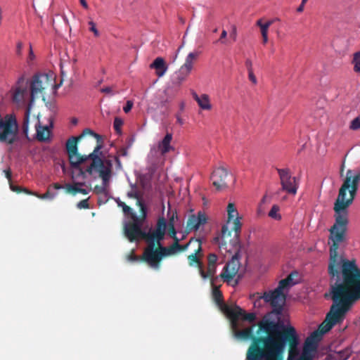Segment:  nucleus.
Listing matches in <instances>:
<instances>
[{
	"instance_id": "e433bc0d",
	"label": "nucleus",
	"mask_w": 360,
	"mask_h": 360,
	"mask_svg": "<svg viewBox=\"0 0 360 360\" xmlns=\"http://www.w3.org/2000/svg\"><path fill=\"white\" fill-rule=\"evenodd\" d=\"M349 128L352 130H358L360 129V116L354 118L351 122Z\"/></svg>"
},
{
	"instance_id": "4be33fe9",
	"label": "nucleus",
	"mask_w": 360,
	"mask_h": 360,
	"mask_svg": "<svg viewBox=\"0 0 360 360\" xmlns=\"http://www.w3.org/2000/svg\"><path fill=\"white\" fill-rule=\"evenodd\" d=\"M150 68L155 70L156 75L160 77H162L167 70V65L162 57L156 58L150 65Z\"/></svg>"
},
{
	"instance_id": "a19ab883",
	"label": "nucleus",
	"mask_w": 360,
	"mask_h": 360,
	"mask_svg": "<svg viewBox=\"0 0 360 360\" xmlns=\"http://www.w3.org/2000/svg\"><path fill=\"white\" fill-rule=\"evenodd\" d=\"M295 276H297V272H292L290 273L286 278H285V280L287 281L288 283H289V285L290 286L292 285H294L295 284L297 283L296 281H294V277Z\"/></svg>"
},
{
	"instance_id": "052dcab7",
	"label": "nucleus",
	"mask_w": 360,
	"mask_h": 360,
	"mask_svg": "<svg viewBox=\"0 0 360 360\" xmlns=\"http://www.w3.org/2000/svg\"><path fill=\"white\" fill-rule=\"evenodd\" d=\"M22 46H23V44L21 41H18L17 43V50H16V53L18 55H20L21 54V50L22 49Z\"/></svg>"
},
{
	"instance_id": "bb28decb",
	"label": "nucleus",
	"mask_w": 360,
	"mask_h": 360,
	"mask_svg": "<svg viewBox=\"0 0 360 360\" xmlns=\"http://www.w3.org/2000/svg\"><path fill=\"white\" fill-rule=\"evenodd\" d=\"M199 273L201 277L204 279H206L207 278H212L216 273V265L208 264L207 270L205 272L204 271L202 264V266L200 267V269L199 270Z\"/></svg>"
},
{
	"instance_id": "2f4dec72",
	"label": "nucleus",
	"mask_w": 360,
	"mask_h": 360,
	"mask_svg": "<svg viewBox=\"0 0 360 360\" xmlns=\"http://www.w3.org/2000/svg\"><path fill=\"white\" fill-rule=\"evenodd\" d=\"M123 120L118 117H116L114 120L113 127L117 134H122V127L123 125Z\"/></svg>"
},
{
	"instance_id": "6e6552de",
	"label": "nucleus",
	"mask_w": 360,
	"mask_h": 360,
	"mask_svg": "<svg viewBox=\"0 0 360 360\" xmlns=\"http://www.w3.org/2000/svg\"><path fill=\"white\" fill-rule=\"evenodd\" d=\"M176 250L170 245L164 247L160 245L156 246L147 245L143 253L141 259L147 262L150 266L158 269L160 262L164 257L175 254Z\"/></svg>"
},
{
	"instance_id": "1a4fd4ad",
	"label": "nucleus",
	"mask_w": 360,
	"mask_h": 360,
	"mask_svg": "<svg viewBox=\"0 0 360 360\" xmlns=\"http://www.w3.org/2000/svg\"><path fill=\"white\" fill-rule=\"evenodd\" d=\"M290 285L285 278L280 281L278 285L274 290L265 292L262 297L265 302L269 303L273 308L274 311L280 314L283 309V306L285 302V295L283 290Z\"/></svg>"
},
{
	"instance_id": "0e129e2a",
	"label": "nucleus",
	"mask_w": 360,
	"mask_h": 360,
	"mask_svg": "<svg viewBox=\"0 0 360 360\" xmlns=\"http://www.w3.org/2000/svg\"><path fill=\"white\" fill-rule=\"evenodd\" d=\"M103 93L110 94L112 92V89L110 86H106L101 89Z\"/></svg>"
},
{
	"instance_id": "423d86ee",
	"label": "nucleus",
	"mask_w": 360,
	"mask_h": 360,
	"mask_svg": "<svg viewBox=\"0 0 360 360\" xmlns=\"http://www.w3.org/2000/svg\"><path fill=\"white\" fill-rule=\"evenodd\" d=\"M137 205L140 209V215L133 214L132 221L127 222L124 226L125 236L130 242L140 238L145 239L148 243L147 232L142 231L141 227L147 217V208L141 200H138Z\"/></svg>"
},
{
	"instance_id": "9d476101",
	"label": "nucleus",
	"mask_w": 360,
	"mask_h": 360,
	"mask_svg": "<svg viewBox=\"0 0 360 360\" xmlns=\"http://www.w3.org/2000/svg\"><path fill=\"white\" fill-rule=\"evenodd\" d=\"M79 140V137L72 136L66 142V150L70 164L75 169H79L81 165L87 161V155H82L78 153L77 142Z\"/></svg>"
},
{
	"instance_id": "c03bdc74",
	"label": "nucleus",
	"mask_w": 360,
	"mask_h": 360,
	"mask_svg": "<svg viewBox=\"0 0 360 360\" xmlns=\"http://www.w3.org/2000/svg\"><path fill=\"white\" fill-rule=\"evenodd\" d=\"M89 30L92 32H94V35L96 37H98L99 36V32L98 30H97L96 28V23L93 21H89Z\"/></svg>"
},
{
	"instance_id": "f704fd0d",
	"label": "nucleus",
	"mask_w": 360,
	"mask_h": 360,
	"mask_svg": "<svg viewBox=\"0 0 360 360\" xmlns=\"http://www.w3.org/2000/svg\"><path fill=\"white\" fill-rule=\"evenodd\" d=\"M229 224H224L221 228V239L224 240L226 238H229L231 236V230L228 226Z\"/></svg>"
},
{
	"instance_id": "774afa93",
	"label": "nucleus",
	"mask_w": 360,
	"mask_h": 360,
	"mask_svg": "<svg viewBox=\"0 0 360 360\" xmlns=\"http://www.w3.org/2000/svg\"><path fill=\"white\" fill-rule=\"evenodd\" d=\"M172 247L176 251H179L180 244L178 243H173Z\"/></svg>"
},
{
	"instance_id": "6e6d98bb",
	"label": "nucleus",
	"mask_w": 360,
	"mask_h": 360,
	"mask_svg": "<svg viewBox=\"0 0 360 360\" xmlns=\"http://www.w3.org/2000/svg\"><path fill=\"white\" fill-rule=\"evenodd\" d=\"M245 66H246L248 72L253 71V70H252V60L250 59H247L245 60Z\"/></svg>"
},
{
	"instance_id": "b1692460",
	"label": "nucleus",
	"mask_w": 360,
	"mask_h": 360,
	"mask_svg": "<svg viewBox=\"0 0 360 360\" xmlns=\"http://www.w3.org/2000/svg\"><path fill=\"white\" fill-rule=\"evenodd\" d=\"M172 140V134L167 133L163 139L158 143V149L160 151L161 155H164L169 153L170 150H173L174 148L171 146Z\"/></svg>"
},
{
	"instance_id": "de8ad7c7",
	"label": "nucleus",
	"mask_w": 360,
	"mask_h": 360,
	"mask_svg": "<svg viewBox=\"0 0 360 360\" xmlns=\"http://www.w3.org/2000/svg\"><path fill=\"white\" fill-rule=\"evenodd\" d=\"M229 37L231 39H232V40L233 41H236V38H237V29H236V27L235 25H232V27H231V31L230 32Z\"/></svg>"
},
{
	"instance_id": "680f3d73",
	"label": "nucleus",
	"mask_w": 360,
	"mask_h": 360,
	"mask_svg": "<svg viewBox=\"0 0 360 360\" xmlns=\"http://www.w3.org/2000/svg\"><path fill=\"white\" fill-rule=\"evenodd\" d=\"M114 159H115V162L117 164V169H122V163H121V162L120 160L119 157L118 156H115Z\"/></svg>"
},
{
	"instance_id": "c756f323",
	"label": "nucleus",
	"mask_w": 360,
	"mask_h": 360,
	"mask_svg": "<svg viewBox=\"0 0 360 360\" xmlns=\"http://www.w3.org/2000/svg\"><path fill=\"white\" fill-rule=\"evenodd\" d=\"M352 63L354 65V71L360 75V51L354 53Z\"/></svg>"
},
{
	"instance_id": "4d7b16f0",
	"label": "nucleus",
	"mask_w": 360,
	"mask_h": 360,
	"mask_svg": "<svg viewBox=\"0 0 360 360\" xmlns=\"http://www.w3.org/2000/svg\"><path fill=\"white\" fill-rule=\"evenodd\" d=\"M6 179L8 180L9 184L11 182V172L10 169L4 170Z\"/></svg>"
},
{
	"instance_id": "7c9ffc66",
	"label": "nucleus",
	"mask_w": 360,
	"mask_h": 360,
	"mask_svg": "<svg viewBox=\"0 0 360 360\" xmlns=\"http://www.w3.org/2000/svg\"><path fill=\"white\" fill-rule=\"evenodd\" d=\"M352 354V351L349 348H345L338 352L337 358L338 360H347Z\"/></svg>"
},
{
	"instance_id": "4468645a",
	"label": "nucleus",
	"mask_w": 360,
	"mask_h": 360,
	"mask_svg": "<svg viewBox=\"0 0 360 360\" xmlns=\"http://www.w3.org/2000/svg\"><path fill=\"white\" fill-rule=\"evenodd\" d=\"M239 259V252H235L231 259L224 266L220 274V277L224 281L229 282L237 274L240 267Z\"/></svg>"
},
{
	"instance_id": "c9c22d12",
	"label": "nucleus",
	"mask_w": 360,
	"mask_h": 360,
	"mask_svg": "<svg viewBox=\"0 0 360 360\" xmlns=\"http://www.w3.org/2000/svg\"><path fill=\"white\" fill-rule=\"evenodd\" d=\"M86 135H91L96 138L97 141H99V140L101 139V136L94 133L92 130L90 129H85L82 133L78 136L79 139H81L82 137L86 136Z\"/></svg>"
},
{
	"instance_id": "f3484780",
	"label": "nucleus",
	"mask_w": 360,
	"mask_h": 360,
	"mask_svg": "<svg viewBox=\"0 0 360 360\" xmlns=\"http://www.w3.org/2000/svg\"><path fill=\"white\" fill-rule=\"evenodd\" d=\"M228 220L227 224L233 223L232 229L238 234L241 229V223L240 221V217H238V212L233 203H229L227 206Z\"/></svg>"
},
{
	"instance_id": "20e7f679",
	"label": "nucleus",
	"mask_w": 360,
	"mask_h": 360,
	"mask_svg": "<svg viewBox=\"0 0 360 360\" xmlns=\"http://www.w3.org/2000/svg\"><path fill=\"white\" fill-rule=\"evenodd\" d=\"M280 347L277 356L273 359L269 358L268 360H283L285 346H288V360H313L312 355H307L305 352H302L300 356H297L298 345L300 339L295 328L290 325H285L279 339L277 341Z\"/></svg>"
},
{
	"instance_id": "a878e982",
	"label": "nucleus",
	"mask_w": 360,
	"mask_h": 360,
	"mask_svg": "<svg viewBox=\"0 0 360 360\" xmlns=\"http://www.w3.org/2000/svg\"><path fill=\"white\" fill-rule=\"evenodd\" d=\"M317 347L318 344L309 341V339L307 338L305 340L302 352H305L307 355H312L314 356L315 352H316Z\"/></svg>"
},
{
	"instance_id": "37998d69",
	"label": "nucleus",
	"mask_w": 360,
	"mask_h": 360,
	"mask_svg": "<svg viewBox=\"0 0 360 360\" xmlns=\"http://www.w3.org/2000/svg\"><path fill=\"white\" fill-rule=\"evenodd\" d=\"M213 243H214V244H218V245H219V248H224V246H226V243L225 240H223L221 239V236H216V237H214V238H213Z\"/></svg>"
},
{
	"instance_id": "ea45409f",
	"label": "nucleus",
	"mask_w": 360,
	"mask_h": 360,
	"mask_svg": "<svg viewBox=\"0 0 360 360\" xmlns=\"http://www.w3.org/2000/svg\"><path fill=\"white\" fill-rule=\"evenodd\" d=\"M124 207H123V209H122V211L124 212V214L126 215H129L131 219H132V216L133 214H136L134 211L128 205H127L126 204H123Z\"/></svg>"
},
{
	"instance_id": "bf43d9fd",
	"label": "nucleus",
	"mask_w": 360,
	"mask_h": 360,
	"mask_svg": "<svg viewBox=\"0 0 360 360\" xmlns=\"http://www.w3.org/2000/svg\"><path fill=\"white\" fill-rule=\"evenodd\" d=\"M129 259L132 262H136L139 261L141 259L134 253H131L129 255Z\"/></svg>"
},
{
	"instance_id": "393cba45",
	"label": "nucleus",
	"mask_w": 360,
	"mask_h": 360,
	"mask_svg": "<svg viewBox=\"0 0 360 360\" xmlns=\"http://www.w3.org/2000/svg\"><path fill=\"white\" fill-rule=\"evenodd\" d=\"M30 106L26 108L25 111L24 112L23 120L22 124V130L23 134L27 136L28 131H29V124L30 122Z\"/></svg>"
},
{
	"instance_id": "f8f14e48",
	"label": "nucleus",
	"mask_w": 360,
	"mask_h": 360,
	"mask_svg": "<svg viewBox=\"0 0 360 360\" xmlns=\"http://www.w3.org/2000/svg\"><path fill=\"white\" fill-rule=\"evenodd\" d=\"M198 56V53L196 52H191L187 56L184 65H182L174 74L173 79L174 84L180 85L186 80L192 70L193 60L197 58Z\"/></svg>"
},
{
	"instance_id": "2eb2a0df",
	"label": "nucleus",
	"mask_w": 360,
	"mask_h": 360,
	"mask_svg": "<svg viewBox=\"0 0 360 360\" xmlns=\"http://www.w3.org/2000/svg\"><path fill=\"white\" fill-rule=\"evenodd\" d=\"M49 82V77L46 75H34L31 83V99L33 101L42 95L44 90L46 88Z\"/></svg>"
},
{
	"instance_id": "09e8293b",
	"label": "nucleus",
	"mask_w": 360,
	"mask_h": 360,
	"mask_svg": "<svg viewBox=\"0 0 360 360\" xmlns=\"http://www.w3.org/2000/svg\"><path fill=\"white\" fill-rule=\"evenodd\" d=\"M133 102L131 101H127L126 103L125 106L123 108V110L125 113H128L131 111L132 107H133Z\"/></svg>"
},
{
	"instance_id": "0eeeda50",
	"label": "nucleus",
	"mask_w": 360,
	"mask_h": 360,
	"mask_svg": "<svg viewBox=\"0 0 360 360\" xmlns=\"http://www.w3.org/2000/svg\"><path fill=\"white\" fill-rule=\"evenodd\" d=\"M213 280L211 283L212 285V298L219 306V307L226 312L231 318L233 319V323L237 318L241 317L243 320H247L250 323H253L256 319L255 313H247L239 306L236 305L234 307H230L226 305L223 300V295L219 287L214 285Z\"/></svg>"
},
{
	"instance_id": "473e14b6",
	"label": "nucleus",
	"mask_w": 360,
	"mask_h": 360,
	"mask_svg": "<svg viewBox=\"0 0 360 360\" xmlns=\"http://www.w3.org/2000/svg\"><path fill=\"white\" fill-rule=\"evenodd\" d=\"M168 235L171 238L175 237L176 236V231L174 225V214L170 218L169 221V230H168Z\"/></svg>"
},
{
	"instance_id": "f03ea898",
	"label": "nucleus",
	"mask_w": 360,
	"mask_h": 360,
	"mask_svg": "<svg viewBox=\"0 0 360 360\" xmlns=\"http://www.w3.org/2000/svg\"><path fill=\"white\" fill-rule=\"evenodd\" d=\"M231 325L235 337L244 340H251L252 342L248 349L246 360H268L277 356L279 351V343L277 342L285 325L283 323L271 320H262L257 324L256 335L254 334L255 324L243 330H237L238 319L244 321L241 317L237 318Z\"/></svg>"
},
{
	"instance_id": "39448f33",
	"label": "nucleus",
	"mask_w": 360,
	"mask_h": 360,
	"mask_svg": "<svg viewBox=\"0 0 360 360\" xmlns=\"http://www.w3.org/2000/svg\"><path fill=\"white\" fill-rule=\"evenodd\" d=\"M102 146L97 144L92 153L87 155V160H91V164L84 170L81 167L79 169V174L82 176H85V174L88 173L92 176L94 173H97L98 176L105 184L110 182L112 172V161L110 159H102L98 153L101 149Z\"/></svg>"
},
{
	"instance_id": "6ab92c4d",
	"label": "nucleus",
	"mask_w": 360,
	"mask_h": 360,
	"mask_svg": "<svg viewBox=\"0 0 360 360\" xmlns=\"http://www.w3.org/2000/svg\"><path fill=\"white\" fill-rule=\"evenodd\" d=\"M195 241L197 242V248L193 253L188 256V262L190 266H196L200 270L202 265L200 259V257L202 256V241L201 240H196Z\"/></svg>"
},
{
	"instance_id": "58836bf2",
	"label": "nucleus",
	"mask_w": 360,
	"mask_h": 360,
	"mask_svg": "<svg viewBox=\"0 0 360 360\" xmlns=\"http://www.w3.org/2000/svg\"><path fill=\"white\" fill-rule=\"evenodd\" d=\"M218 257L216 254L210 253L207 256L208 264L216 265Z\"/></svg>"
},
{
	"instance_id": "a211bd4d",
	"label": "nucleus",
	"mask_w": 360,
	"mask_h": 360,
	"mask_svg": "<svg viewBox=\"0 0 360 360\" xmlns=\"http://www.w3.org/2000/svg\"><path fill=\"white\" fill-rule=\"evenodd\" d=\"M207 218L204 212H199L197 215L192 214L187 221V229L197 231L200 226L206 224Z\"/></svg>"
},
{
	"instance_id": "412c9836",
	"label": "nucleus",
	"mask_w": 360,
	"mask_h": 360,
	"mask_svg": "<svg viewBox=\"0 0 360 360\" xmlns=\"http://www.w3.org/2000/svg\"><path fill=\"white\" fill-rule=\"evenodd\" d=\"M25 79L20 77L18 81V86L13 89V101L15 103H20L24 100L27 94V84L24 85Z\"/></svg>"
},
{
	"instance_id": "4c0bfd02",
	"label": "nucleus",
	"mask_w": 360,
	"mask_h": 360,
	"mask_svg": "<svg viewBox=\"0 0 360 360\" xmlns=\"http://www.w3.org/2000/svg\"><path fill=\"white\" fill-rule=\"evenodd\" d=\"M272 21L269 20L266 23L264 24L263 26H261L260 30L262 36L263 35H268V30L269 27L271 25Z\"/></svg>"
},
{
	"instance_id": "5fc2aeb1",
	"label": "nucleus",
	"mask_w": 360,
	"mask_h": 360,
	"mask_svg": "<svg viewBox=\"0 0 360 360\" xmlns=\"http://www.w3.org/2000/svg\"><path fill=\"white\" fill-rule=\"evenodd\" d=\"M248 77L249 79L254 84H256L257 81L255 75L253 73V71L248 72Z\"/></svg>"
},
{
	"instance_id": "49530a36",
	"label": "nucleus",
	"mask_w": 360,
	"mask_h": 360,
	"mask_svg": "<svg viewBox=\"0 0 360 360\" xmlns=\"http://www.w3.org/2000/svg\"><path fill=\"white\" fill-rule=\"evenodd\" d=\"M226 37H227V32L225 30H223L217 42H219L220 44H226Z\"/></svg>"
},
{
	"instance_id": "8fccbe9b",
	"label": "nucleus",
	"mask_w": 360,
	"mask_h": 360,
	"mask_svg": "<svg viewBox=\"0 0 360 360\" xmlns=\"http://www.w3.org/2000/svg\"><path fill=\"white\" fill-rule=\"evenodd\" d=\"M9 186H10L11 190L12 191H13V192H16L18 193H21L22 191V188L21 186L13 185L12 184V182H11L9 184Z\"/></svg>"
},
{
	"instance_id": "864d4df0",
	"label": "nucleus",
	"mask_w": 360,
	"mask_h": 360,
	"mask_svg": "<svg viewBox=\"0 0 360 360\" xmlns=\"http://www.w3.org/2000/svg\"><path fill=\"white\" fill-rule=\"evenodd\" d=\"M36 196L39 198H41V199H46V198H53V195H52L49 191H47L45 193L42 194V195H39L37 193Z\"/></svg>"
},
{
	"instance_id": "603ef678",
	"label": "nucleus",
	"mask_w": 360,
	"mask_h": 360,
	"mask_svg": "<svg viewBox=\"0 0 360 360\" xmlns=\"http://www.w3.org/2000/svg\"><path fill=\"white\" fill-rule=\"evenodd\" d=\"M108 200V193L105 194V198L102 195H99L98 199V203L99 205L105 204V202H107Z\"/></svg>"
},
{
	"instance_id": "9b49d317",
	"label": "nucleus",
	"mask_w": 360,
	"mask_h": 360,
	"mask_svg": "<svg viewBox=\"0 0 360 360\" xmlns=\"http://www.w3.org/2000/svg\"><path fill=\"white\" fill-rule=\"evenodd\" d=\"M276 171L281 185V190L285 193L295 195L299 188V181L295 176H292L288 168H277Z\"/></svg>"
},
{
	"instance_id": "338daca9",
	"label": "nucleus",
	"mask_w": 360,
	"mask_h": 360,
	"mask_svg": "<svg viewBox=\"0 0 360 360\" xmlns=\"http://www.w3.org/2000/svg\"><path fill=\"white\" fill-rule=\"evenodd\" d=\"M176 122L177 123H179L180 125H182L184 124V120L181 117L180 115L177 114L176 115Z\"/></svg>"
},
{
	"instance_id": "69168bd1",
	"label": "nucleus",
	"mask_w": 360,
	"mask_h": 360,
	"mask_svg": "<svg viewBox=\"0 0 360 360\" xmlns=\"http://www.w3.org/2000/svg\"><path fill=\"white\" fill-rule=\"evenodd\" d=\"M22 192H24V193H25L26 194H28V195H35V196L37 195L36 193H34L33 191H31L28 190L26 188H22Z\"/></svg>"
},
{
	"instance_id": "13d9d810",
	"label": "nucleus",
	"mask_w": 360,
	"mask_h": 360,
	"mask_svg": "<svg viewBox=\"0 0 360 360\" xmlns=\"http://www.w3.org/2000/svg\"><path fill=\"white\" fill-rule=\"evenodd\" d=\"M60 74H61V80H60V84L56 86L57 88L59 87L62 84L65 77H66V74H65V71L63 70V67H61Z\"/></svg>"
},
{
	"instance_id": "7ed1b4c3",
	"label": "nucleus",
	"mask_w": 360,
	"mask_h": 360,
	"mask_svg": "<svg viewBox=\"0 0 360 360\" xmlns=\"http://www.w3.org/2000/svg\"><path fill=\"white\" fill-rule=\"evenodd\" d=\"M330 294L333 301L330 311L326 314L325 320L319 325L318 329L312 332L307 338L309 341L316 344L321 341L323 335L328 332L334 326L341 323L345 319L347 313L349 311L346 305L342 302V301L340 298L337 297L336 293L331 288Z\"/></svg>"
},
{
	"instance_id": "dca6fc26",
	"label": "nucleus",
	"mask_w": 360,
	"mask_h": 360,
	"mask_svg": "<svg viewBox=\"0 0 360 360\" xmlns=\"http://www.w3.org/2000/svg\"><path fill=\"white\" fill-rule=\"evenodd\" d=\"M229 174L228 170L223 167H218L213 171L211 180L217 190H222L227 187Z\"/></svg>"
},
{
	"instance_id": "79ce46f5",
	"label": "nucleus",
	"mask_w": 360,
	"mask_h": 360,
	"mask_svg": "<svg viewBox=\"0 0 360 360\" xmlns=\"http://www.w3.org/2000/svg\"><path fill=\"white\" fill-rule=\"evenodd\" d=\"M196 240H199L198 238H191L190 240L185 245H180V248H179V251L180 252H184V251H186L189 245L193 243L194 244H196L197 245V242L195 241Z\"/></svg>"
},
{
	"instance_id": "72a5a7b5",
	"label": "nucleus",
	"mask_w": 360,
	"mask_h": 360,
	"mask_svg": "<svg viewBox=\"0 0 360 360\" xmlns=\"http://www.w3.org/2000/svg\"><path fill=\"white\" fill-rule=\"evenodd\" d=\"M279 211V207L278 205H273L271 210L269 212V216L275 219H281V216L278 214Z\"/></svg>"
},
{
	"instance_id": "5701e85b",
	"label": "nucleus",
	"mask_w": 360,
	"mask_h": 360,
	"mask_svg": "<svg viewBox=\"0 0 360 360\" xmlns=\"http://www.w3.org/2000/svg\"><path fill=\"white\" fill-rule=\"evenodd\" d=\"M193 97L202 110H210L212 109L210 97L207 94H203L198 96L195 91H193Z\"/></svg>"
},
{
	"instance_id": "f257e3e1",
	"label": "nucleus",
	"mask_w": 360,
	"mask_h": 360,
	"mask_svg": "<svg viewBox=\"0 0 360 360\" xmlns=\"http://www.w3.org/2000/svg\"><path fill=\"white\" fill-rule=\"evenodd\" d=\"M360 183V170L348 169L337 199L334 203L335 224L330 229L328 274L330 287L346 307L350 309L360 300V269L356 260L345 259L338 255L339 244L345 240L349 223V207L352 204Z\"/></svg>"
},
{
	"instance_id": "c85d7f7f",
	"label": "nucleus",
	"mask_w": 360,
	"mask_h": 360,
	"mask_svg": "<svg viewBox=\"0 0 360 360\" xmlns=\"http://www.w3.org/2000/svg\"><path fill=\"white\" fill-rule=\"evenodd\" d=\"M66 188L68 193H70L73 195H75L77 193H82L84 195L87 194V191L86 189L79 188L77 186V185L67 184Z\"/></svg>"
},
{
	"instance_id": "cd10ccee",
	"label": "nucleus",
	"mask_w": 360,
	"mask_h": 360,
	"mask_svg": "<svg viewBox=\"0 0 360 360\" xmlns=\"http://www.w3.org/2000/svg\"><path fill=\"white\" fill-rule=\"evenodd\" d=\"M109 186V182L105 184L102 181V185H96L94 188V192L98 195H102L105 198V194L108 193V187Z\"/></svg>"
},
{
	"instance_id": "aec40b11",
	"label": "nucleus",
	"mask_w": 360,
	"mask_h": 360,
	"mask_svg": "<svg viewBox=\"0 0 360 360\" xmlns=\"http://www.w3.org/2000/svg\"><path fill=\"white\" fill-rule=\"evenodd\" d=\"M32 121L34 122L36 129V136L38 141H46L50 136V130L48 126H41L38 117H33Z\"/></svg>"
},
{
	"instance_id": "3c124183",
	"label": "nucleus",
	"mask_w": 360,
	"mask_h": 360,
	"mask_svg": "<svg viewBox=\"0 0 360 360\" xmlns=\"http://www.w3.org/2000/svg\"><path fill=\"white\" fill-rule=\"evenodd\" d=\"M128 155V148H121L117 151V155L116 156H122L125 157Z\"/></svg>"
},
{
	"instance_id": "ddd939ff",
	"label": "nucleus",
	"mask_w": 360,
	"mask_h": 360,
	"mask_svg": "<svg viewBox=\"0 0 360 360\" xmlns=\"http://www.w3.org/2000/svg\"><path fill=\"white\" fill-rule=\"evenodd\" d=\"M167 224L165 218H159L157 222L155 229L150 232H147L148 235V245H160V243L164 239L166 232Z\"/></svg>"
},
{
	"instance_id": "a18cd8bd",
	"label": "nucleus",
	"mask_w": 360,
	"mask_h": 360,
	"mask_svg": "<svg viewBox=\"0 0 360 360\" xmlns=\"http://www.w3.org/2000/svg\"><path fill=\"white\" fill-rule=\"evenodd\" d=\"M79 209H88L89 207L88 198L79 201L77 205Z\"/></svg>"
},
{
	"instance_id": "e2e57ef3",
	"label": "nucleus",
	"mask_w": 360,
	"mask_h": 360,
	"mask_svg": "<svg viewBox=\"0 0 360 360\" xmlns=\"http://www.w3.org/2000/svg\"><path fill=\"white\" fill-rule=\"evenodd\" d=\"M128 195H129L130 198H136L137 200H141L142 202H143V200H142L141 198H139V195H138V194H137L136 193H128ZM138 202V201H136V202Z\"/></svg>"
}]
</instances>
